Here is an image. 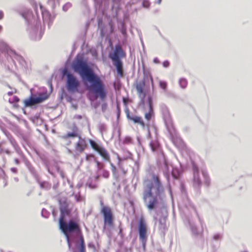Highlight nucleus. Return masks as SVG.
<instances>
[{
    "label": "nucleus",
    "instance_id": "obj_31",
    "mask_svg": "<svg viewBox=\"0 0 252 252\" xmlns=\"http://www.w3.org/2000/svg\"><path fill=\"white\" fill-rule=\"evenodd\" d=\"M89 142L91 147L97 152L99 151L100 148L102 147L99 145L97 143H96L92 139H90L89 140Z\"/></svg>",
    "mask_w": 252,
    "mask_h": 252
},
{
    "label": "nucleus",
    "instance_id": "obj_53",
    "mask_svg": "<svg viewBox=\"0 0 252 252\" xmlns=\"http://www.w3.org/2000/svg\"><path fill=\"white\" fill-rule=\"evenodd\" d=\"M88 246L89 248L94 249V248H95V246L93 243H89L88 244Z\"/></svg>",
    "mask_w": 252,
    "mask_h": 252
},
{
    "label": "nucleus",
    "instance_id": "obj_40",
    "mask_svg": "<svg viewBox=\"0 0 252 252\" xmlns=\"http://www.w3.org/2000/svg\"><path fill=\"white\" fill-rule=\"evenodd\" d=\"M50 214L45 209H43L41 211V216L45 218H48Z\"/></svg>",
    "mask_w": 252,
    "mask_h": 252
},
{
    "label": "nucleus",
    "instance_id": "obj_58",
    "mask_svg": "<svg viewBox=\"0 0 252 252\" xmlns=\"http://www.w3.org/2000/svg\"><path fill=\"white\" fill-rule=\"evenodd\" d=\"M14 161L15 163L17 165L20 164V160L18 158H15Z\"/></svg>",
    "mask_w": 252,
    "mask_h": 252
},
{
    "label": "nucleus",
    "instance_id": "obj_37",
    "mask_svg": "<svg viewBox=\"0 0 252 252\" xmlns=\"http://www.w3.org/2000/svg\"><path fill=\"white\" fill-rule=\"evenodd\" d=\"M98 129L101 134H102L103 132L106 130V125L104 124H100L98 125Z\"/></svg>",
    "mask_w": 252,
    "mask_h": 252
},
{
    "label": "nucleus",
    "instance_id": "obj_28",
    "mask_svg": "<svg viewBox=\"0 0 252 252\" xmlns=\"http://www.w3.org/2000/svg\"><path fill=\"white\" fill-rule=\"evenodd\" d=\"M47 4L52 9L54 10L57 6H59L60 2L59 0H48Z\"/></svg>",
    "mask_w": 252,
    "mask_h": 252
},
{
    "label": "nucleus",
    "instance_id": "obj_3",
    "mask_svg": "<svg viewBox=\"0 0 252 252\" xmlns=\"http://www.w3.org/2000/svg\"><path fill=\"white\" fill-rule=\"evenodd\" d=\"M59 227L64 235L69 250L72 252H86V246L84 237L79 224L71 219L65 223L60 221Z\"/></svg>",
    "mask_w": 252,
    "mask_h": 252
},
{
    "label": "nucleus",
    "instance_id": "obj_4",
    "mask_svg": "<svg viewBox=\"0 0 252 252\" xmlns=\"http://www.w3.org/2000/svg\"><path fill=\"white\" fill-rule=\"evenodd\" d=\"M34 11L35 16L34 15L32 11L29 9L25 10L22 13V16L27 23V31L29 37L32 40L36 41L41 38L44 33V29L39 26L37 9L35 8Z\"/></svg>",
    "mask_w": 252,
    "mask_h": 252
},
{
    "label": "nucleus",
    "instance_id": "obj_8",
    "mask_svg": "<svg viewBox=\"0 0 252 252\" xmlns=\"http://www.w3.org/2000/svg\"><path fill=\"white\" fill-rule=\"evenodd\" d=\"M62 75L66 77L65 86L67 91L70 94L78 93L79 91L81 83L79 80L67 67H64L62 71Z\"/></svg>",
    "mask_w": 252,
    "mask_h": 252
},
{
    "label": "nucleus",
    "instance_id": "obj_41",
    "mask_svg": "<svg viewBox=\"0 0 252 252\" xmlns=\"http://www.w3.org/2000/svg\"><path fill=\"white\" fill-rule=\"evenodd\" d=\"M28 169H29V170L30 171V172L31 173V174L32 175H33L34 176H36L35 170L34 167L32 166L30 167H29Z\"/></svg>",
    "mask_w": 252,
    "mask_h": 252
},
{
    "label": "nucleus",
    "instance_id": "obj_49",
    "mask_svg": "<svg viewBox=\"0 0 252 252\" xmlns=\"http://www.w3.org/2000/svg\"><path fill=\"white\" fill-rule=\"evenodd\" d=\"M46 167L48 170V172H49V173H50L51 175H52V176H54V173L51 171V170L50 169V168L48 166V165L46 164Z\"/></svg>",
    "mask_w": 252,
    "mask_h": 252
},
{
    "label": "nucleus",
    "instance_id": "obj_50",
    "mask_svg": "<svg viewBox=\"0 0 252 252\" xmlns=\"http://www.w3.org/2000/svg\"><path fill=\"white\" fill-rule=\"evenodd\" d=\"M57 170L60 173L61 176L62 177V178H64V174L62 171L60 170L59 167H57Z\"/></svg>",
    "mask_w": 252,
    "mask_h": 252
},
{
    "label": "nucleus",
    "instance_id": "obj_62",
    "mask_svg": "<svg viewBox=\"0 0 252 252\" xmlns=\"http://www.w3.org/2000/svg\"><path fill=\"white\" fill-rule=\"evenodd\" d=\"M67 152L69 154L73 155L72 151L70 149L67 148Z\"/></svg>",
    "mask_w": 252,
    "mask_h": 252
},
{
    "label": "nucleus",
    "instance_id": "obj_38",
    "mask_svg": "<svg viewBox=\"0 0 252 252\" xmlns=\"http://www.w3.org/2000/svg\"><path fill=\"white\" fill-rule=\"evenodd\" d=\"M222 235L220 233H216L214 235L213 239L215 241H219L222 239Z\"/></svg>",
    "mask_w": 252,
    "mask_h": 252
},
{
    "label": "nucleus",
    "instance_id": "obj_2",
    "mask_svg": "<svg viewBox=\"0 0 252 252\" xmlns=\"http://www.w3.org/2000/svg\"><path fill=\"white\" fill-rule=\"evenodd\" d=\"M71 67L80 75L84 83L90 84V90L95 96L99 97L101 100L106 98L107 92L104 83L83 56L77 55L71 64Z\"/></svg>",
    "mask_w": 252,
    "mask_h": 252
},
{
    "label": "nucleus",
    "instance_id": "obj_16",
    "mask_svg": "<svg viewBox=\"0 0 252 252\" xmlns=\"http://www.w3.org/2000/svg\"><path fill=\"white\" fill-rule=\"evenodd\" d=\"M87 146V141L85 138L79 136V141L75 145V150L77 152L82 153L84 152Z\"/></svg>",
    "mask_w": 252,
    "mask_h": 252
},
{
    "label": "nucleus",
    "instance_id": "obj_32",
    "mask_svg": "<svg viewBox=\"0 0 252 252\" xmlns=\"http://www.w3.org/2000/svg\"><path fill=\"white\" fill-rule=\"evenodd\" d=\"M179 84L182 89H185L187 86L188 81L186 78H181L179 80Z\"/></svg>",
    "mask_w": 252,
    "mask_h": 252
},
{
    "label": "nucleus",
    "instance_id": "obj_35",
    "mask_svg": "<svg viewBox=\"0 0 252 252\" xmlns=\"http://www.w3.org/2000/svg\"><path fill=\"white\" fill-rule=\"evenodd\" d=\"M72 6V4L69 2H66L64 4L63 6V10L64 12H66L68 9H69Z\"/></svg>",
    "mask_w": 252,
    "mask_h": 252
},
{
    "label": "nucleus",
    "instance_id": "obj_45",
    "mask_svg": "<svg viewBox=\"0 0 252 252\" xmlns=\"http://www.w3.org/2000/svg\"><path fill=\"white\" fill-rule=\"evenodd\" d=\"M107 107L106 103H103L101 105V110L103 112H105Z\"/></svg>",
    "mask_w": 252,
    "mask_h": 252
},
{
    "label": "nucleus",
    "instance_id": "obj_30",
    "mask_svg": "<svg viewBox=\"0 0 252 252\" xmlns=\"http://www.w3.org/2000/svg\"><path fill=\"white\" fill-rule=\"evenodd\" d=\"M40 187L44 189L49 190L51 189V185L47 181L40 182L38 181Z\"/></svg>",
    "mask_w": 252,
    "mask_h": 252
},
{
    "label": "nucleus",
    "instance_id": "obj_63",
    "mask_svg": "<svg viewBox=\"0 0 252 252\" xmlns=\"http://www.w3.org/2000/svg\"><path fill=\"white\" fill-rule=\"evenodd\" d=\"M75 117L78 119H81L82 118V116L81 115H76L75 116Z\"/></svg>",
    "mask_w": 252,
    "mask_h": 252
},
{
    "label": "nucleus",
    "instance_id": "obj_27",
    "mask_svg": "<svg viewBox=\"0 0 252 252\" xmlns=\"http://www.w3.org/2000/svg\"><path fill=\"white\" fill-rule=\"evenodd\" d=\"M4 133L5 135L6 136L7 139H8L9 142L11 144V145L13 147L17 144L15 139L12 137L11 134L8 132L7 131H4Z\"/></svg>",
    "mask_w": 252,
    "mask_h": 252
},
{
    "label": "nucleus",
    "instance_id": "obj_25",
    "mask_svg": "<svg viewBox=\"0 0 252 252\" xmlns=\"http://www.w3.org/2000/svg\"><path fill=\"white\" fill-rule=\"evenodd\" d=\"M60 212H61V216H60V218L59 219V223H60V221L61 222V220L65 221L64 220L65 217L66 216H70V214H71L70 210L68 208L64 209L63 212L62 210H60Z\"/></svg>",
    "mask_w": 252,
    "mask_h": 252
},
{
    "label": "nucleus",
    "instance_id": "obj_39",
    "mask_svg": "<svg viewBox=\"0 0 252 252\" xmlns=\"http://www.w3.org/2000/svg\"><path fill=\"white\" fill-rule=\"evenodd\" d=\"M94 161L96 163V167L98 170H100L103 168L104 164L100 162L99 161L96 159Z\"/></svg>",
    "mask_w": 252,
    "mask_h": 252
},
{
    "label": "nucleus",
    "instance_id": "obj_13",
    "mask_svg": "<svg viewBox=\"0 0 252 252\" xmlns=\"http://www.w3.org/2000/svg\"><path fill=\"white\" fill-rule=\"evenodd\" d=\"M100 204L102 206L101 213L103 216L104 223L111 226L113 223V216L111 209L108 206H104L102 200H100Z\"/></svg>",
    "mask_w": 252,
    "mask_h": 252
},
{
    "label": "nucleus",
    "instance_id": "obj_43",
    "mask_svg": "<svg viewBox=\"0 0 252 252\" xmlns=\"http://www.w3.org/2000/svg\"><path fill=\"white\" fill-rule=\"evenodd\" d=\"M0 176L4 180V181H6V178H7V176L5 174V173L4 172V171L2 170H1V172L0 173Z\"/></svg>",
    "mask_w": 252,
    "mask_h": 252
},
{
    "label": "nucleus",
    "instance_id": "obj_20",
    "mask_svg": "<svg viewBox=\"0 0 252 252\" xmlns=\"http://www.w3.org/2000/svg\"><path fill=\"white\" fill-rule=\"evenodd\" d=\"M149 146L153 152H158L160 150V144L157 140L151 141Z\"/></svg>",
    "mask_w": 252,
    "mask_h": 252
},
{
    "label": "nucleus",
    "instance_id": "obj_10",
    "mask_svg": "<svg viewBox=\"0 0 252 252\" xmlns=\"http://www.w3.org/2000/svg\"><path fill=\"white\" fill-rule=\"evenodd\" d=\"M48 98V95L45 92H39L36 94L32 93V89H31V95L28 98L24 100L25 107L31 106L34 104H39L43 102Z\"/></svg>",
    "mask_w": 252,
    "mask_h": 252
},
{
    "label": "nucleus",
    "instance_id": "obj_23",
    "mask_svg": "<svg viewBox=\"0 0 252 252\" xmlns=\"http://www.w3.org/2000/svg\"><path fill=\"white\" fill-rule=\"evenodd\" d=\"M201 173L204 179V185L209 187L211 184V180L207 172L205 170H202Z\"/></svg>",
    "mask_w": 252,
    "mask_h": 252
},
{
    "label": "nucleus",
    "instance_id": "obj_64",
    "mask_svg": "<svg viewBox=\"0 0 252 252\" xmlns=\"http://www.w3.org/2000/svg\"><path fill=\"white\" fill-rule=\"evenodd\" d=\"M161 0H157V1L155 2V3H158V4H160L161 3Z\"/></svg>",
    "mask_w": 252,
    "mask_h": 252
},
{
    "label": "nucleus",
    "instance_id": "obj_24",
    "mask_svg": "<svg viewBox=\"0 0 252 252\" xmlns=\"http://www.w3.org/2000/svg\"><path fill=\"white\" fill-rule=\"evenodd\" d=\"M189 225L192 235L195 238L199 237V233L197 226L195 224L190 222H189Z\"/></svg>",
    "mask_w": 252,
    "mask_h": 252
},
{
    "label": "nucleus",
    "instance_id": "obj_29",
    "mask_svg": "<svg viewBox=\"0 0 252 252\" xmlns=\"http://www.w3.org/2000/svg\"><path fill=\"white\" fill-rule=\"evenodd\" d=\"M60 203V210L63 212L64 209L68 208V204L67 202L66 199H61L59 201Z\"/></svg>",
    "mask_w": 252,
    "mask_h": 252
},
{
    "label": "nucleus",
    "instance_id": "obj_47",
    "mask_svg": "<svg viewBox=\"0 0 252 252\" xmlns=\"http://www.w3.org/2000/svg\"><path fill=\"white\" fill-rule=\"evenodd\" d=\"M0 152H3V153H5V154L8 155H10L11 154V151H9V150L8 149H1L0 150Z\"/></svg>",
    "mask_w": 252,
    "mask_h": 252
},
{
    "label": "nucleus",
    "instance_id": "obj_44",
    "mask_svg": "<svg viewBox=\"0 0 252 252\" xmlns=\"http://www.w3.org/2000/svg\"><path fill=\"white\" fill-rule=\"evenodd\" d=\"M169 65H170L169 62L167 60L164 61L162 63V65L164 67H169Z\"/></svg>",
    "mask_w": 252,
    "mask_h": 252
},
{
    "label": "nucleus",
    "instance_id": "obj_7",
    "mask_svg": "<svg viewBox=\"0 0 252 252\" xmlns=\"http://www.w3.org/2000/svg\"><path fill=\"white\" fill-rule=\"evenodd\" d=\"M126 56L125 52L119 44L116 45L113 52L109 54V58L111 60L117 74L120 76L122 75L123 63L122 59L126 57Z\"/></svg>",
    "mask_w": 252,
    "mask_h": 252
},
{
    "label": "nucleus",
    "instance_id": "obj_52",
    "mask_svg": "<svg viewBox=\"0 0 252 252\" xmlns=\"http://www.w3.org/2000/svg\"><path fill=\"white\" fill-rule=\"evenodd\" d=\"M19 99L17 96H14L13 98V101L12 102L16 103L18 101H19Z\"/></svg>",
    "mask_w": 252,
    "mask_h": 252
},
{
    "label": "nucleus",
    "instance_id": "obj_5",
    "mask_svg": "<svg viewBox=\"0 0 252 252\" xmlns=\"http://www.w3.org/2000/svg\"><path fill=\"white\" fill-rule=\"evenodd\" d=\"M160 109L164 124L172 142L177 146L182 148L184 147L185 146V143L180 137L178 136L176 133L168 108L165 105H162Z\"/></svg>",
    "mask_w": 252,
    "mask_h": 252
},
{
    "label": "nucleus",
    "instance_id": "obj_34",
    "mask_svg": "<svg viewBox=\"0 0 252 252\" xmlns=\"http://www.w3.org/2000/svg\"><path fill=\"white\" fill-rule=\"evenodd\" d=\"M142 6L143 8H149L151 5V2L149 0H142Z\"/></svg>",
    "mask_w": 252,
    "mask_h": 252
},
{
    "label": "nucleus",
    "instance_id": "obj_36",
    "mask_svg": "<svg viewBox=\"0 0 252 252\" xmlns=\"http://www.w3.org/2000/svg\"><path fill=\"white\" fill-rule=\"evenodd\" d=\"M159 87L163 89L164 91L166 90L167 88V83L166 82L163 81H159Z\"/></svg>",
    "mask_w": 252,
    "mask_h": 252
},
{
    "label": "nucleus",
    "instance_id": "obj_56",
    "mask_svg": "<svg viewBox=\"0 0 252 252\" xmlns=\"http://www.w3.org/2000/svg\"><path fill=\"white\" fill-rule=\"evenodd\" d=\"M153 62L155 63H159V60L158 58H155L153 60Z\"/></svg>",
    "mask_w": 252,
    "mask_h": 252
},
{
    "label": "nucleus",
    "instance_id": "obj_60",
    "mask_svg": "<svg viewBox=\"0 0 252 252\" xmlns=\"http://www.w3.org/2000/svg\"><path fill=\"white\" fill-rule=\"evenodd\" d=\"M3 17V12L0 10V20L2 19Z\"/></svg>",
    "mask_w": 252,
    "mask_h": 252
},
{
    "label": "nucleus",
    "instance_id": "obj_19",
    "mask_svg": "<svg viewBox=\"0 0 252 252\" xmlns=\"http://www.w3.org/2000/svg\"><path fill=\"white\" fill-rule=\"evenodd\" d=\"M163 174L168 182H169L170 172L169 167V162L165 158L163 157V164L161 167Z\"/></svg>",
    "mask_w": 252,
    "mask_h": 252
},
{
    "label": "nucleus",
    "instance_id": "obj_42",
    "mask_svg": "<svg viewBox=\"0 0 252 252\" xmlns=\"http://www.w3.org/2000/svg\"><path fill=\"white\" fill-rule=\"evenodd\" d=\"M102 176L105 178H108L109 176V172L106 170H103L102 171Z\"/></svg>",
    "mask_w": 252,
    "mask_h": 252
},
{
    "label": "nucleus",
    "instance_id": "obj_6",
    "mask_svg": "<svg viewBox=\"0 0 252 252\" xmlns=\"http://www.w3.org/2000/svg\"><path fill=\"white\" fill-rule=\"evenodd\" d=\"M0 50L1 54L4 55L6 57L9 56L14 63L17 61L21 68V69L26 73H29L30 67L29 64L25 60L24 58L20 55L17 54L14 51L10 49L5 44H2L0 46Z\"/></svg>",
    "mask_w": 252,
    "mask_h": 252
},
{
    "label": "nucleus",
    "instance_id": "obj_51",
    "mask_svg": "<svg viewBox=\"0 0 252 252\" xmlns=\"http://www.w3.org/2000/svg\"><path fill=\"white\" fill-rule=\"evenodd\" d=\"M25 164L26 165V166L27 167V168H28L29 167H30L32 166V165L31 164V163H30V162L28 160H26L25 161Z\"/></svg>",
    "mask_w": 252,
    "mask_h": 252
},
{
    "label": "nucleus",
    "instance_id": "obj_46",
    "mask_svg": "<svg viewBox=\"0 0 252 252\" xmlns=\"http://www.w3.org/2000/svg\"><path fill=\"white\" fill-rule=\"evenodd\" d=\"M13 148L16 153H19L20 152V148L18 146V144H16L15 146H13Z\"/></svg>",
    "mask_w": 252,
    "mask_h": 252
},
{
    "label": "nucleus",
    "instance_id": "obj_48",
    "mask_svg": "<svg viewBox=\"0 0 252 252\" xmlns=\"http://www.w3.org/2000/svg\"><path fill=\"white\" fill-rule=\"evenodd\" d=\"M66 96V100L67 102H71L72 100V98L71 96H69L65 94Z\"/></svg>",
    "mask_w": 252,
    "mask_h": 252
},
{
    "label": "nucleus",
    "instance_id": "obj_21",
    "mask_svg": "<svg viewBox=\"0 0 252 252\" xmlns=\"http://www.w3.org/2000/svg\"><path fill=\"white\" fill-rule=\"evenodd\" d=\"M97 153L103 158L104 160L110 161V156L106 150L103 147L100 148Z\"/></svg>",
    "mask_w": 252,
    "mask_h": 252
},
{
    "label": "nucleus",
    "instance_id": "obj_22",
    "mask_svg": "<svg viewBox=\"0 0 252 252\" xmlns=\"http://www.w3.org/2000/svg\"><path fill=\"white\" fill-rule=\"evenodd\" d=\"M78 128L76 126H73V131L68 132L66 135L63 136L64 139L68 137H78L79 138V136H81L77 132Z\"/></svg>",
    "mask_w": 252,
    "mask_h": 252
},
{
    "label": "nucleus",
    "instance_id": "obj_33",
    "mask_svg": "<svg viewBox=\"0 0 252 252\" xmlns=\"http://www.w3.org/2000/svg\"><path fill=\"white\" fill-rule=\"evenodd\" d=\"M72 195L74 196L76 201L78 202H81L83 199V197L80 195V193L79 192L77 194L73 193Z\"/></svg>",
    "mask_w": 252,
    "mask_h": 252
},
{
    "label": "nucleus",
    "instance_id": "obj_11",
    "mask_svg": "<svg viewBox=\"0 0 252 252\" xmlns=\"http://www.w3.org/2000/svg\"><path fill=\"white\" fill-rule=\"evenodd\" d=\"M193 173L192 187L197 195H199L202 185V181L197 166L194 162H192Z\"/></svg>",
    "mask_w": 252,
    "mask_h": 252
},
{
    "label": "nucleus",
    "instance_id": "obj_15",
    "mask_svg": "<svg viewBox=\"0 0 252 252\" xmlns=\"http://www.w3.org/2000/svg\"><path fill=\"white\" fill-rule=\"evenodd\" d=\"M126 113L127 118L128 120L131 121L134 124H139L143 127L145 126V124L142 119L139 117L133 114H130V112L127 108L126 109Z\"/></svg>",
    "mask_w": 252,
    "mask_h": 252
},
{
    "label": "nucleus",
    "instance_id": "obj_17",
    "mask_svg": "<svg viewBox=\"0 0 252 252\" xmlns=\"http://www.w3.org/2000/svg\"><path fill=\"white\" fill-rule=\"evenodd\" d=\"M148 105L149 107V111L145 114V118L149 121L151 119L152 117L154 116V109L153 104V98L151 96L149 95L147 97Z\"/></svg>",
    "mask_w": 252,
    "mask_h": 252
},
{
    "label": "nucleus",
    "instance_id": "obj_61",
    "mask_svg": "<svg viewBox=\"0 0 252 252\" xmlns=\"http://www.w3.org/2000/svg\"><path fill=\"white\" fill-rule=\"evenodd\" d=\"M118 160L119 161L126 159V158H120L119 157H118Z\"/></svg>",
    "mask_w": 252,
    "mask_h": 252
},
{
    "label": "nucleus",
    "instance_id": "obj_1",
    "mask_svg": "<svg viewBox=\"0 0 252 252\" xmlns=\"http://www.w3.org/2000/svg\"><path fill=\"white\" fill-rule=\"evenodd\" d=\"M164 191V188L159 177L153 174L152 180L144 181L143 191V200L148 211H156L153 216L154 220L158 223V229L161 236H164L167 230L166 219L168 213L166 207H162L157 210L158 204V198Z\"/></svg>",
    "mask_w": 252,
    "mask_h": 252
},
{
    "label": "nucleus",
    "instance_id": "obj_57",
    "mask_svg": "<svg viewBox=\"0 0 252 252\" xmlns=\"http://www.w3.org/2000/svg\"><path fill=\"white\" fill-rule=\"evenodd\" d=\"M121 32L123 35L126 34V30L123 28L121 30Z\"/></svg>",
    "mask_w": 252,
    "mask_h": 252
},
{
    "label": "nucleus",
    "instance_id": "obj_55",
    "mask_svg": "<svg viewBox=\"0 0 252 252\" xmlns=\"http://www.w3.org/2000/svg\"><path fill=\"white\" fill-rule=\"evenodd\" d=\"M87 185H88V186L90 188H91V189H95V188H96V186H95V185H92V184H89V183H88V184H87Z\"/></svg>",
    "mask_w": 252,
    "mask_h": 252
},
{
    "label": "nucleus",
    "instance_id": "obj_12",
    "mask_svg": "<svg viewBox=\"0 0 252 252\" xmlns=\"http://www.w3.org/2000/svg\"><path fill=\"white\" fill-rule=\"evenodd\" d=\"M138 232L139 238L143 249L145 248L147 240V227L145 219L141 218L138 223Z\"/></svg>",
    "mask_w": 252,
    "mask_h": 252
},
{
    "label": "nucleus",
    "instance_id": "obj_26",
    "mask_svg": "<svg viewBox=\"0 0 252 252\" xmlns=\"http://www.w3.org/2000/svg\"><path fill=\"white\" fill-rule=\"evenodd\" d=\"M181 173V171L179 170L177 168L174 167H172V170L171 172V175L173 179H178L180 178Z\"/></svg>",
    "mask_w": 252,
    "mask_h": 252
},
{
    "label": "nucleus",
    "instance_id": "obj_59",
    "mask_svg": "<svg viewBox=\"0 0 252 252\" xmlns=\"http://www.w3.org/2000/svg\"><path fill=\"white\" fill-rule=\"evenodd\" d=\"M111 169H112V172H113V174L114 175L115 174V172L116 171V167L115 166V167H113V168H111Z\"/></svg>",
    "mask_w": 252,
    "mask_h": 252
},
{
    "label": "nucleus",
    "instance_id": "obj_18",
    "mask_svg": "<svg viewBox=\"0 0 252 252\" xmlns=\"http://www.w3.org/2000/svg\"><path fill=\"white\" fill-rule=\"evenodd\" d=\"M144 85V83L143 84H137L136 87V89L137 91V92L139 95V97H140V101L139 103V106L141 107H144L145 105V93L144 92L143 86Z\"/></svg>",
    "mask_w": 252,
    "mask_h": 252
},
{
    "label": "nucleus",
    "instance_id": "obj_9",
    "mask_svg": "<svg viewBox=\"0 0 252 252\" xmlns=\"http://www.w3.org/2000/svg\"><path fill=\"white\" fill-rule=\"evenodd\" d=\"M180 189L182 200L179 203V207L183 210L185 214L194 212L198 216L194 206L188 197L187 191L184 183H180Z\"/></svg>",
    "mask_w": 252,
    "mask_h": 252
},
{
    "label": "nucleus",
    "instance_id": "obj_54",
    "mask_svg": "<svg viewBox=\"0 0 252 252\" xmlns=\"http://www.w3.org/2000/svg\"><path fill=\"white\" fill-rule=\"evenodd\" d=\"M10 170L12 172L14 173H16L17 172V169L16 167L11 168Z\"/></svg>",
    "mask_w": 252,
    "mask_h": 252
},
{
    "label": "nucleus",
    "instance_id": "obj_14",
    "mask_svg": "<svg viewBox=\"0 0 252 252\" xmlns=\"http://www.w3.org/2000/svg\"><path fill=\"white\" fill-rule=\"evenodd\" d=\"M40 11L42 15L44 24H47L49 29L53 24L54 17H52L49 12L41 4H40Z\"/></svg>",
    "mask_w": 252,
    "mask_h": 252
}]
</instances>
